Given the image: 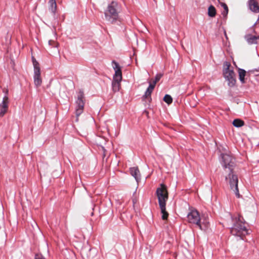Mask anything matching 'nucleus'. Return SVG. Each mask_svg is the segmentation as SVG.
I'll return each instance as SVG.
<instances>
[{
    "label": "nucleus",
    "mask_w": 259,
    "mask_h": 259,
    "mask_svg": "<svg viewBox=\"0 0 259 259\" xmlns=\"http://www.w3.org/2000/svg\"><path fill=\"white\" fill-rule=\"evenodd\" d=\"M222 164L226 171H229L228 177H226V180H229L230 188L233 190L237 198H240L241 196L239 192L238 187V179L237 175L233 174L234 169L236 166L235 159L228 154H222Z\"/></svg>",
    "instance_id": "nucleus-1"
},
{
    "label": "nucleus",
    "mask_w": 259,
    "mask_h": 259,
    "mask_svg": "<svg viewBox=\"0 0 259 259\" xmlns=\"http://www.w3.org/2000/svg\"><path fill=\"white\" fill-rule=\"evenodd\" d=\"M120 12V7L118 4L114 1H112L107 7L104 14L107 21L112 24L115 23L119 20V13Z\"/></svg>",
    "instance_id": "nucleus-2"
},
{
    "label": "nucleus",
    "mask_w": 259,
    "mask_h": 259,
    "mask_svg": "<svg viewBox=\"0 0 259 259\" xmlns=\"http://www.w3.org/2000/svg\"><path fill=\"white\" fill-rule=\"evenodd\" d=\"M242 220H243L242 217L239 215L237 218H236L235 223L230 229L231 233L233 235L241 238L248 234V230L244 225V222H243Z\"/></svg>",
    "instance_id": "nucleus-3"
},
{
    "label": "nucleus",
    "mask_w": 259,
    "mask_h": 259,
    "mask_svg": "<svg viewBox=\"0 0 259 259\" xmlns=\"http://www.w3.org/2000/svg\"><path fill=\"white\" fill-rule=\"evenodd\" d=\"M187 219L189 223L196 225L201 230H203L202 224L201 222V218L198 211L197 210H192L187 214Z\"/></svg>",
    "instance_id": "nucleus-4"
},
{
    "label": "nucleus",
    "mask_w": 259,
    "mask_h": 259,
    "mask_svg": "<svg viewBox=\"0 0 259 259\" xmlns=\"http://www.w3.org/2000/svg\"><path fill=\"white\" fill-rule=\"evenodd\" d=\"M156 194L158 199V203H166V201L168 199V194L166 186L161 184L160 186L157 188Z\"/></svg>",
    "instance_id": "nucleus-5"
},
{
    "label": "nucleus",
    "mask_w": 259,
    "mask_h": 259,
    "mask_svg": "<svg viewBox=\"0 0 259 259\" xmlns=\"http://www.w3.org/2000/svg\"><path fill=\"white\" fill-rule=\"evenodd\" d=\"M84 96L82 91L79 92L77 99L76 101V110L75 114L77 117H78L83 112L84 106Z\"/></svg>",
    "instance_id": "nucleus-6"
},
{
    "label": "nucleus",
    "mask_w": 259,
    "mask_h": 259,
    "mask_svg": "<svg viewBox=\"0 0 259 259\" xmlns=\"http://www.w3.org/2000/svg\"><path fill=\"white\" fill-rule=\"evenodd\" d=\"M5 93L6 95L3 97V101L0 104V116H3L7 112L8 109L9 101L8 97V90H6Z\"/></svg>",
    "instance_id": "nucleus-7"
},
{
    "label": "nucleus",
    "mask_w": 259,
    "mask_h": 259,
    "mask_svg": "<svg viewBox=\"0 0 259 259\" xmlns=\"http://www.w3.org/2000/svg\"><path fill=\"white\" fill-rule=\"evenodd\" d=\"M231 64L225 62L224 64L223 74L225 79L235 77V74L233 69H230Z\"/></svg>",
    "instance_id": "nucleus-8"
},
{
    "label": "nucleus",
    "mask_w": 259,
    "mask_h": 259,
    "mask_svg": "<svg viewBox=\"0 0 259 259\" xmlns=\"http://www.w3.org/2000/svg\"><path fill=\"white\" fill-rule=\"evenodd\" d=\"M113 68L115 70V74L113 76V79L122 80V72L121 67L115 60L112 61Z\"/></svg>",
    "instance_id": "nucleus-9"
},
{
    "label": "nucleus",
    "mask_w": 259,
    "mask_h": 259,
    "mask_svg": "<svg viewBox=\"0 0 259 259\" xmlns=\"http://www.w3.org/2000/svg\"><path fill=\"white\" fill-rule=\"evenodd\" d=\"M34 83L36 87H39L41 83L42 80L40 77V69H34Z\"/></svg>",
    "instance_id": "nucleus-10"
},
{
    "label": "nucleus",
    "mask_w": 259,
    "mask_h": 259,
    "mask_svg": "<svg viewBox=\"0 0 259 259\" xmlns=\"http://www.w3.org/2000/svg\"><path fill=\"white\" fill-rule=\"evenodd\" d=\"M248 9L254 13H259V4L256 1H248L247 2Z\"/></svg>",
    "instance_id": "nucleus-11"
},
{
    "label": "nucleus",
    "mask_w": 259,
    "mask_h": 259,
    "mask_svg": "<svg viewBox=\"0 0 259 259\" xmlns=\"http://www.w3.org/2000/svg\"><path fill=\"white\" fill-rule=\"evenodd\" d=\"M155 87L153 85L151 84V83H150L148 88L147 89L144 95L142 96V100H145L146 99H147L149 102L152 100L151 99V94L154 89Z\"/></svg>",
    "instance_id": "nucleus-12"
},
{
    "label": "nucleus",
    "mask_w": 259,
    "mask_h": 259,
    "mask_svg": "<svg viewBox=\"0 0 259 259\" xmlns=\"http://www.w3.org/2000/svg\"><path fill=\"white\" fill-rule=\"evenodd\" d=\"M130 171L131 175L135 178L137 182L140 180V172L137 167L130 168Z\"/></svg>",
    "instance_id": "nucleus-13"
},
{
    "label": "nucleus",
    "mask_w": 259,
    "mask_h": 259,
    "mask_svg": "<svg viewBox=\"0 0 259 259\" xmlns=\"http://www.w3.org/2000/svg\"><path fill=\"white\" fill-rule=\"evenodd\" d=\"M121 80L113 79L112 81V88L114 92H117L119 91L120 87Z\"/></svg>",
    "instance_id": "nucleus-14"
},
{
    "label": "nucleus",
    "mask_w": 259,
    "mask_h": 259,
    "mask_svg": "<svg viewBox=\"0 0 259 259\" xmlns=\"http://www.w3.org/2000/svg\"><path fill=\"white\" fill-rule=\"evenodd\" d=\"M49 11L54 15H55L57 10V4L55 0H49Z\"/></svg>",
    "instance_id": "nucleus-15"
},
{
    "label": "nucleus",
    "mask_w": 259,
    "mask_h": 259,
    "mask_svg": "<svg viewBox=\"0 0 259 259\" xmlns=\"http://www.w3.org/2000/svg\"><path fill=\"white\" fill-rule=\"evenodd\" d=\"M238 74H239V78L241 83H245V76L246 75V71L241 68H238Z\"/></svg>",
    "instance_id": "nucleus-16"
},
{
    "label": "nucleus",
    "mask_w": 259,
    "mask_h": 259,
    "mask_svg": "<svg viewBox=\"0 0 259 259\" xmlns=\"http://www.w3.org/2000/svg\"><path fill=\"white\" fill-rule=\"evenodd\" d=\"M233 125L236 127H240L244 125V122L240 119H235L233 121Z\"/></svg>",
    "instance_id": "nucleus-17"
},
{
    "label": "nucleus",
    "mask_w": 259,
    "mask_h": 259,
    "mask_svg": "<svg viewBox=\"0 0 259 259\" xmlns=\"http://www.w3.org/2000/svg\"><path fill=\"white\" fill-rule=\"evenodd\" d=\"M208 15L211 17H213L216 15L215 8L212 5L210 6L208 9Z\"/></svg>",
    "instance_id": "nucleus-18"
},
{
    "label": "nucleus",
    "mask_w": 259,
    "mask_h": 259,
    "mask_svg": "<svg viewBox=\"0 0 259 259\" xmlns=\"http://www.w3.org/2000/svg\"><path fill=\"white\" fill-rule=\"evenodd\" d=\"M226 80L228 81V85L230 87H233L236 84V80L235 76L227 78V79H226Z\"/></svg>",
    "instance_id": "nucleus-19"
},
{
    "label": "nucleus",
    "mask_w": 259,
    "mask_h": 259,
    "mask_svg": "<svg viewBox=\"0 0 259 259\" xmlns=\"http://www.w3.org/2000/svg\"><path fill=\"white\" fill-rule=\"evenodd\" d=\"M163 101L167 104H170L172 102V99L170 95L166 94L163 98Z\"/></svg>",
    "instance_id": "nucleus-20"
},
{
    "label": "nucleus",
    "mask_w": 259,
    "mask_h": 259,
    "mask_svg": "<svg viewBox=\"0 0 259 259\" xmlns=\"http://www.w3.org/2000/svg\"><path fill=\"white\" fill-rule=\"evenodd\" d=\"M163 74L158 73L157 74L155 77V80L153 81L152 83H151L152 85H153L155 87L156 83L160 79V78L162 77Z\"/></svg>",
    "instance_id": "nucleus-21"
},
{
    "label": "nucleus",
    "mask_w": 259,
    "mask_h": 259,
    "mask_svg": "<svg viewBox=\"0 0 259 259\" xmlns=\"http://www.w3.org/2000/svg\"><path fill=\"white\" fill-rule=\"evenodd\" d=\"M222 7L224 8V11L222 12V14L223 15L224 17H226L228 13V8L227 5L225 3H222Z\"/></svg>",
    "instance_id": "nucleus-22"
},
{
    "label": "nucleus",
    "mask_w": 259,
    "mask_h": 259,
    "mask_svg": "<svg viewBox=\"0 0 259 259\" xmlns=\"http://www.w3.org/2000/svg\"><path fill=\"white\" fill-rule=\"evenodd\" d=\"M32 60L34 69H40L39 63L35 60L34 57H32Z\"/></svg>",
    "instance_id": "nucleus-23"
},
{
    "label": "nucleus",
    "mask_w": 259,
    "mask_h": 259,
    "mask_svg": "<svg viewBox=\"0 0 259 259\" xmlns=\"http://www.w3.org/2000/svg\"><path fill=\"white\" fill-rule=\"evenodd\" d=\"M159 205L162 214L167 212L166 211V203H161V204H159Z\"/></svg>",
    "instance_id": "nucleus-24"
},
{
    "label": "nucleus",
    "mask_w": 259,
    "mask_h": 259,
    "mask_svg": "<svg viewBox=\"0 0 259 259\" xmlns=\"http://www.w3.org/2000/svg\"><path fill=\"white\" fill-rule=\"evenodd\" d=\"M48 43L50 46H51L53 47H57V44H56V42L53 40H50L49 41Z\"/></svg>",
    "instance_id": "nucleus-25"
},
{
    "label": "nucleus",
    "mask_w": 259,
    "mask_h": 259,
    "mask_svg": "<svg viewBox=\"0 0 259 259\" xmlns=\"http://www.w3.org/2000/svg\"><path fill=\"white\" fill-rule=\"evenodd\" d=\"M168 217V212H166V213H165L162 214L161 218L163 220H166L167 219Z\"/></svg>",
    "instance_id": "nucleus-26"
},
{
    "label": "nucleus",
    "mask_w": 259,
    "mask_h": 259,
    "mask_svg": "<svg viewBox=\"0 0 259 259\" xmlns=\"http://www.w3.org/2000/svg\"><path fill=\"white\" fill-rule=\"evenodd\" d=\"M35 259H45L41 254H36L35 256Z\"/></svg>",
    "instance_id": "nucleus-27"
},
{
    "label": "nucleus",
    "mask_w": 259,
    "mask_h": 259,
    "mask_svg": "<svg viewBox=\"0 0 259 259\" xmlns=\"http://www.w3.org/2000/svg\"><path fill=\"white\" fill-rule=\"evenodd\" d=\"M102 149H103V150L104 151V154H103V155H104V156H105V151L106 150H105V149H104V147H102Z\"/></svg>",
    "instance_id": "nucleus-28"
},
{
    "label": "nucleus",
    "mask_w": 259,
    "mask_h": 259,
    "mask_svg": "<svg viewBox=\"0 0 259 259\" xmlns=\"http://www.w3.org/2000/svg\"><path fill=\"white\" fill-rule=\"evenodd\" d=\"M225 35H226V36L227 37V35H226V33H225Z\"/></svg>",
    "instance_id": "nucleus-29"
}]
</instances>
